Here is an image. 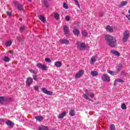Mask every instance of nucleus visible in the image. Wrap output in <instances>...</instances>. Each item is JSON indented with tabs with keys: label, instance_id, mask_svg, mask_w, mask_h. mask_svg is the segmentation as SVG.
I'll list each match as a JSON object with an SVG mask.
<instances>
[{
	"label": "nucleus",
	"instance_id": "nucleus-1",
	"mask_svg": "<svg viewBox=\"0 0 130 130\" xmlns=\"http://www.w3.org/2000/svg\"><path fill=\"white\" fill-rule=\"evenodd\" d=\"M106 42L110 47H115L116 46L117 42L115 38L112 35H107L105 36Z\"/></svg>",
	"mask_w": 130,
	"mask_h": 130
},
{
	"label": "nucleus",
	"instance_id": "nucleus-2",
	"mask_svg": "<svg viewBox=\"0 0 130 130\" xmlns=\"http://www.w3.org/2000/svg\"><path fill=\"white\" fill-rule=\"evenodd\" d=\"M128 38H129V30H126L123 34V42H126L128 40Z\"/></svg>",
	"mask_w": 130,
	"mask_h": 130
},
{
	"label": "nucleus",
	"instance_id": "nucleus-3",
	"mask_svg": "<svg viewBox=\"0 0 130 130\" xmlns=\"http://www.w3.org/2000/svg\"><path fill=\"white\" fill-rule=\"evenodd\" d=\"M77 45V48L80 50H85V49H86V45L84 43H80L78 42Z\"/></svg>",
	"mask_w": 130,
	"mask_h": 130
},
{
	"label": "nucleus",
	"instance_id": "nucleus-4",
	"mask_svg": "<svg viewBox=\"0 0 130 130\" xmlns=\"http://www.w3.org/2000/svg\"><path fill=\"white\" fill-rule=\"evenodd\" d=\"M14 4L15 7H16V8H17V9H18V10L19 11H22V10H23V9H24L23 5L19 4L18 1H15L14 2Z\"/></svg>",
	"mask_w": 130,
	"mask_h": 130
},
{
	"label": "nucleus",
	"instance_id": "nucleus-5",
	"mask_svg": "<svg viewBox=\"0 0 130 130\" xmlns=\"http://www.w3.org/2000/svg\"><path fill=\"white\" fill-rule=\"evenodd\" d=\"M63 30L64 33L67 37H69L70 36V30H69V27L67 25L63 26Z\"/></svg>",
	"mask_w": 130,
	"mask_h": 130
},
{
	"label": "nucleus",
	"instance_id": "nucleus-6",
	"mask_svg": "<svg viewBox=\"0 0 130 130\" xmlns=\"http://www.w3.org/2000/svg\"><path fill=\"white\" fill-rule=\"evenodd\" d=\"M102 80L106 82H110V77L107 74H104L102 76Z\"/></svg>",
	"mask_w": 130,
	"mask_h": 130
},
{
	"label": "nucleus",
	"instance_id": "nucleus-7",
	"mask_svg": "<svg viewBox=\"0 0 130 130\" xmlns=\"http://www.w3.org/2000/svg\"><path fill=\"white\" fill-rule=\"evenodd\" d=\"M37 67L39 68V69H42L43 71H46L47 69V66L45 64H42V63H37Z\"/></svg>",
	"mask_w": 130,
	"mask_h": 130
},
{
	"label": "nucleus",
	"instance_id": "nucleus-8",
	"mask_svg": "<svg viewBox=\"0 0 130 130\" xmlns=\"http://www.w3.org/2000/svg\"><path fill=\"white\" fill-rule=\"evenodd\" d=\"M41 91H42V92L44 93V94H47V95H52V94H53V93L52 91L47 90V89H46V88H42L41 89Z\"/></svg>",
	"mask_w": 130,
	"mask_h": 130
},
{
	"label": "nucleus",
	"instance_id": "nucleus-9",
	"mask_svg": "<svg viewBox=\"0 0 130 130\" xmlns=\"http://www.w3.org/2000/svg\"><path fill=\"white\" fill-rule=\"evenodd\" d=\"M41 91H42V92L44 93V94H47V95H52V94H53V93L52 91L47 90V89H46V88H42L41 89Z\"/></svg>",
	"mask_w": 130,
	"mask_h": 130
},
{
	"label": "nucleus",
	"instance_id": "nucleus-10",
	"mask_svg": "<svg viewBox=\"0 0 130 130\" xmlns=\"http://www.w3.org/2000/svg\"><path fill=\"white\" fill-rule=\"evenodd\" d=\"M84 70H80L78 73L75 75V79H79L84 75Z\"/></svg>",
	"mask_w": 130,
	"mask_h": 130
},
{
	"label": "nucleus",
	"instance_id": "nucleus-11",
	"mask_svg": "<svg viewBox=\"0 0 130 130\" xmlns=\"http://www.w3.org/2000/svg\"><path fill=\"white\" fill-rule=\"evenodd\" d=\"M59 43H61V44H66V45H68V44H70V41L62 39L59 41Z\"/></svg>",
	"mask_w": 130,
	"mask_h": 130
},
{
	"label": "nucleus",
	"instance_id": "nucleus-12",
	"mask_svg": "<svg viewBox=\"0 0 130 130\" xmlns=\"http://www.w3.org/2000/svg\"><path fill=\"white\" fill-rule=\"evenodd\" d=\"M32 83H33V78L31 77L27 78L26 84L27 85V86H30Z\"/></svg>",
	"mask_w": 130,
	"mask_h": 130
},
{
	"label": "nucleus",
	"instance_id": "nucleus-13",
	"mask_svg": "<svg viewBox=\"0 0 130 130\" xmlns=\"http://www.w3.org/2000/svg\"><path fill=\"white\" fill-rule=\"evenodd\" d=\"M97 57H98L97 56V55H95L94 56H93L90 59V63L91 64H93V63H94V62H95V61H96V59H97Z\"/></svg>",
	"mask_w": 130,
	"mask_h": 130
},
{
	"label": "nucleus",
	"instance_id": "nucleus-14",
	"mask_svg": "<svg viewBox=\"0 0 130 130\" xmlns=\"http://www.w3.org/2000/svg\"><path fill=\"white\" fill-rule=\"evenodd\" d=\"M90 74L91 76H92V77H96V76H98V75H99V73H98V72L94 71H91Z\"/></svg>",
	"mask_w": 130,
	"mask_h": 130
},
{
	"label": "nucleus",
	"instance_id": "nucleus-15",
	"mask_svg": "<svg viewBox=\"0 0 130 130\" xmlns=\"http://www.w3.org/2000/svg\"><path fill=\"white\" fill-rule=\"evenodd\" d=\"M106 29L108 32H113V28L110 25H107Z\"/></svg>",
	"mask_w": 130,
	"mask_h": 130
},
{
	"label": "nucleus",
	"instance_id": "nucleus-16",
	"mask_svg": "<svg viewBox=\"0 0 130 130\" xmlns=\"http://www.w3.org/2000/svg\"><path fill=\"white\" fill-rule=\"evenodd\" d=\"M121 69H122V65L121 64L118 65L116 68V71L117 73H118V72L120 71Z\"/></svg>",
	"mask_w": 130,
	"mask_h": 130
},
{
	"label": "nucleus",
	"instance_id": "nucleus-17",
	"mask_svg": "<svg viewBox=\"0 0 130 130\" xmlns=\"http://www.w3.org/2000/svg\"><path fill=\"white\" fill-rule=\"evenodd\" d=\"M66 114H67V112L66 111H63L61 114L58 115V118H63Z\"/></svg>",
	"mask_w": 130,
	"mask_h": 130
},
{
	"label": "nucleus",
	"instance_id": "nucleus-18",
	"mask_svg": "<svg viewBox=\"0 0 130 130\" xmlns=\"http://www.w3.org/2000/svg\"><path fill=\"white\" fill-rule=\"evenodd\" d=\"M111 53H112L113 54H114L115 55H117V56H120V53H119L118 52V51H115V50H112L111 51Z\"/></svg>",
	"mask_w": 130,
	"mask_h": 130
},
{
	"label": "nucleus",
	"instance_id": "nucleus-19",
	"mask_svg": "<svg viewBox=\"0 0 130 130\" xmlns=\"http://www.w3.org/2000/svg\"><path fill=\"white\" fill-rule=\"evenodd\" d=\"M73 34H74V35L77 36V35H78L79 34H80V30H79L77 28L73 29Z\"/></svg>",
	"mask_w": 130,
	"mask_h": 130
},
{
	"label": "nucleus",
	"instance_id": "nucleus-20",
	"mask_svg": "<svg viewBox=\"0 0 130 130\" xmlns=\"http://www.w3.org/2000/svg\"><path fill=\"white\" fill-rule=\"evenodd\" d=\"M6 124L9 126H11V127L14 126V123H13V122L10 121V120H9L7 121Z\"/></svg>",
	"mask_w": 130,
	"mask_h": 130
},
{
	"label": "nucleus",
	"instance_id": "nucleus-21",
	"mask_svg": "<svg viewBox=\"0 0 130 130\" xmlns=\"http://www.w3.org/2000/svg\"><path fill=\"white\" fill-rule=\"evenodd\" d=\"M62 64H61V62L59 61H56L55 62V66L56 67V68H60Z\"/></svg>",
	"mask_w": 130,
	"mask_h": 130
},
{
	"label": "nucleus",
	"instance_id": "nucleus-22",
	"mask_svg": "<svg viewBox=\"0 0 130 130\" xmlns=\"http://www.w3.org/2000/svg\"><path fill=\"white\" fill-rule=\"evenodd\" d=\"M39 129L40 130H49V128H48V127L46 126H41L39 127Z\"/></svg>",
	"mask_w": 130,
	"mask_h": 130
},
{
	"label": "nucleus",
	"instance_id": "nucleus-23",
	"mask_svg": "<svg viewBox=\"0 0 130 130\" xmlns=\"http://www.w3.org/2000/svg\"><path fill=\"white\" fill-rule=\"evenodd\" d=\"M39 19H40L42 22H43V23L45 22V21H46L44 16L42 15L39 16Z\"/></svg>",
	"mask_w": 130,
	"mask_h": 130
},
{
	"label": "nucleus",
	"instance_id": "nucleus-24",
	"mask_svg": "<svg viewBox=\"0 0 130 130\" xmlns=\"http://www.w3.org/2000/svg\"><path fill=\"white\" fill-rule=\"evenodd\" d=\"M36 119L38 120V121H42V120H43V117L42 116H38L36 117Z\"/></svg>",
	"mask_w": 130,
	"mask_h": 130
},
{
	"label": "nucleus",
	"instance_id": "nucleus-25",
	"mask_svg": "<svg viewBox=\"0 0 130 130\" xmlns=\"http://www.w3.org/2000/svg\"><path fill=\"white\" fill-rule=\"evenodd\" d=\"M114 83L115 84H116V83H123V80L120 79H116L114 81Z\"/></svg>",
	"mask_w": 130,
	"mask_h": 130
},
{
	"label": "nucleus",
	"instance_id": "nucleus-26",
	"mask_svg": "<svg viewBox=\"0 0 130 130\" xmlns=\"http://www.w3.org/2000/svg\"><path fill=\"white\" fill-rule=\"evenodd\" d=\"M127 5V1H123V2H121L120 6V7H124V6H126Z\"/></svg>",
	"mask_w": 130,
	"mask_h": 130
},
{
	"label": "nucleus",
	"instance_id": "nucleus-27",
	"mask_svg": "<svg viewBox=\"0 0 130 130\" xmlns=\"http://www.w3.org/2000/svg\"><path fill=\"white\" fill-rule=\"evenodd\" d=\"M4 61L5 62H9V61H10V58L8 56H5L4 58Z\"/></svg>",
	"mask_w": 130,
	"mask_h": 130
},
{
	"label": "nucleus",
	"instance_id": "nucleus-28",
	"mask_svg": "<svg viewBox=\"0 0 130 130\" xmlns=\"http://www.w3.org/2000/svg\"><path fill=\"white\" fill-rule=\"evenodd\" d=\"M54 18L56 20H59V14L56 13L54 14Z\"/></svg>",
	"mask_w": 130,
	"mask_h": 130
},
{
	"label": "nucleus",
	"instance_id": "nucleus-29",
	"mask_svg": "<svg viewBox=\"0 0 130 130\" xmlns=\"http://www.w3.org/2000/svg\"><path fill=\"white\" fill-rule=\"evenodd\" d=\"M6 46L9 47L12 45V41H9L6 43L5 44Z\"/></svg>",
	"mask_w": 130,
	"mask_h": 130
},
{
	"label": "nucleus",
	"instance_id": "nucleus-30",
	"mask_svg": "<svg viewBox=\"0 0 130 130\" xmlns=\"http://www.w3.org/2000/svg\"><path fill=\"white\" fill-rule=\"evenodd\" d=\"M48 1L49 2H50V1L51 0H48ZM44 3L45 7H46V8H48V2H47V0H44Z\"/></svg>",
	"mask_w": 130,
	"mask_h": 130
},
{
	"label": "nucleus",
	"instance_id": "nucleus-31",
	"mask_svg": "<svg viewBox=\"0 0 130 130\" xmlns=\"http://www.w3.org/2000/svg\"><path fill=\"white\" fill-rule=\"evenodd\" d=\"M83 97L84 99H86L87 100H88L89 101H91V99L88 97V95L86 94H83Z\"/></svg>",
	"mask_w": 130,
	"mask_h": 130
},
{
	"label": "nucleus",
	"instance_id": "nucleus-32",
	"mask_svg": "<svg viewBox=\"0 0 130 130\" xmlns=\"http://www.w3.org/2000/svg\"><path fill=\"white\" fill-rule=\"evenodd\" d=\"M82 35H83V36H87V35H88V32H87V31L86 30H82L81 32Z\"/></svg>",
	"mask_w": 130,
	"mask_h": 130
},
{
	"label": "nucleus",
	"instance_id": "nucleus-33",
	"mask_svg": "<svg viewBox=\"0 0 130 130\" xmlns=\"http://www.w3.org/2000/svg\"><path fill=\"white\" fill-rule=\"evenodd\" d=\"M5 102V98L4 96H0V103H4Z\"/></svg>",
	"mask_w": 130,
	"mask_h": 130
},
{
	"label": "nucleus",
	"instance_id": "nucleus-34",
	"mask_svg": "<svg viewBox=\"0 0 130 130\" xmlns=\"http://www.w3.org/2000/svg\"><path fill=\"white\" fill-rule=\"evenodd\" d=\"M70 114L71 115V116H74L75 115V111L74 110H71L70 111Z\"/></svg>",
	"mask_w": 130,
	"mask_h": 130
},
{
	"label": "nucleus",
	"instance_id": "nucleus-35",
	"mask_svg": "<svg viewBox=\"0 0 130 130\" xmlns=\"http://www.w3.org/2000/svg\"><path fill=\"white\" fill-rule=\"evenodd\" d=\"M63 8L64 9H66V10H68L69 9V6H68V4L66 3L63 4Z\"/></svg>",
	"mask_w": 130,
	"mask_h": 130
},
{
	"label": "nucleus",
	"instance_id": "nucleus-36",
	"mask_svg": "<svg viewBox=\"0 0 130 130\" xmlns=\"http://www.w3.org/2000/svg\"><path fill=\"white\" fill-rule=\"evenodd\" d=\"M75 5L78 7L79 9L80 8V3H79V2L77 0H75Z\"/></svg>",
	"mask_w": 130,
	"mask_h": 130
},
{
	"label": "nucleus",
	"instance_id": "nucleus-37",
	"mask_svg": "<svg viewBox=\"0 0 130 130\" xmlns=\"http://www.w3.org/2000/svg\"><path fill=\"white\" fill-rule=\"evenodd\" d=\"M108 73H109V74H110L112 76H115V73L114 72L111 71L110 70L108 71Z\"/></svg>",
	"mask_w": 130,
	"mask_h": 130
},
{
	"label": "nucleus",
	"instance_id": "nucleus-38",
	"mask_svg": "<svg viewBox=\"0 0 130 130\" xmlns=\"http://www.w3.org/2000/svg\"><path fill=\"white\" fill-rule=\"evenodd\" d=\"M121 107L122 109H123L124 110H125V109H126V106H125V104L124 103L122 104Z\"/></svg>",
	"mask_w": 130,
	"mask_h": 130
},
{
	"label": "nucleus",
	"instance_id": "nucleus-39",
	"mask_svg": "<svg viewBox=\"0 0 130 130\" xmlns=\"http://www.w3.org/2000/svg\"><path fill=\"white\" fill-rule=\"evenodd\" d=\"M33 79L36 81H37V80H38V78L37 77V75H34L33 76Z\"/></svg>",
	"mask_w": 130,
	"mask_h": 130
},
{
	"label": "nucleus",
	"instance_id": "nucleus-40",
	"mask_svg": "<svg viewBox=\"0 0 130 130\" xmlns=\"http://www.w3.org/2000/svg\"><path fill=\"white\" fill-rule=\"evenodd\" d=\"M110 130H115V126L112 124L110 126Z\"/></svg>",
	"mask_w": 130,
	"mask_h": 130
},
{
	"label": "nucleus",
	"instance_id": "nucleus-41",
	"mask_svg": "<svg viewBox=\"0 0 130 130\" xmlns=\"http://www.w3.org/2000/svg\"><path fill=\"white\" fill-rule=\"evenodd\" d=\"M45 60L46 62H51V60H50V59L49 58H46Z\"/></svg>",
	"mask_w": 130,
	"mask_h": 130
},
{
	"label": "nucleus",
	"instance_id": "nucleus-42",
	"mask_svg": "<svg viewBox=\"0 0 130 130\" xmlns=\"http://www.w3.org/2000/svg\"><path fill=\"white\" fill-rule=\"evenodd\" d=\"M65 19L66 21H69V20H70L71 17H70V16H66Z\"/></svg>",
	"mask_w": 130,
	"mask_h": 130
},
{
	"label": "nucleus",
	"instance_id": "nucleus-43",
	"mask_svg": "<svg viewBox=\"0 0 130 130\" xmlns=\"http://www.w3.org/2000/svg\"><path fill=\"white\" fill-rule=\"evenodd\" d=\"M24 30H25V26H21L20 27L21 32H23V31H24Z\"/></svg>",
	"mask_w": 130,
	"mask_h": 130
},
{
	"label": "nucleus",
	"instance_id": "nucleus-44",
	"mask_svg": "<svg viewBox=\"0 0 130 130\" xmlns=\"http://www.w3.org/2000/svg\"><path fill=\"white\" fill-rule=\"evenodd\" d=\"M38 88H39L38 86L37 85H36L34 86V89L36 91H38Z\"/></svg>",
	"mask_w": 130,
	"mask_h": 130
},
{
	"label": "nucleus",
	"instance_id": "nucleus-45",
	"mask_svg": "<svg viewBox=\"0 0 130 130\" xmlns=\"http://www.w3.org/2000/svg\"><path fill=\"white\" fill-rule=\"evenodd\" d=\"M29 72H30L31 74H35V71L33 70H29Z\"/></svg>",
	"mask_w": 130,
	"mask_h": 130
},
{
	"label": "nucleus",
	"instance_id": "nucleus-46",
	"mask_svg": "<svg viewBox=\"0 0 130 130\" xmlns=\"http://www.w3.org/2000/svg\"><path fill=\"white\" fill-rule=\"evenodd\" d=\"M7 16H11L12 15V13L10 12H7Z\"/></svg>",
	"mask_w": 130,
	"mask_h": 130
},
{
	"label": "nucleus",
	"instance_id": "nucleus-47",
	"mask_svg": "<svg viewBox=\"0 0 130 130\" xmlns=\"http://www.w3.org/2000/svg\"><path fill=\"white\" fill-rule=\"evenodd\" d=\"M89 96H90V97H91V98H93V97H94V94L93 93H90V94H89Z\"/></svg>",
	"mask_w": 130,
	"mask_h": 130
},
{
	"label": "nucleus",
	"instance_id": "nucleus-48",
	"mask_svg": "<svg viewBox=\"0 0 130 130\" xmlns=\"http://www.w3.org/2000/svg\"><path fill=\"white\" fill-rule=\"evenodd\" d=\"M126 18H127V19H128V20H130V18H129V17H128V16H126Z\"/></svg>",
	"mask_w": 130,
	"mask_h": 130
},
{
	"label": "nucleus",
	"instance_id": "nucleus-49",
	"mask_svg": "<svg viewBox=\"0 0 130 130\" xmlns=\"http://www.w3.org/2000/svg\"><path fill=\"white\" fill-rule=\"evenodd\" d=\"M7 53H10L11 54H12V52H11V51H9L7 52Z\"/></svg>",
	"mask_w": 130,
	"mask_h": 130
},
{
	"label": "nucleus",
	"instance_id": "nucleus-50",
	"mask_svg": "<svg viewBox=\"0 0 130 130\" xmlns=\"http://www.w3.org/2000/svg\"><path fill=\"white\" fill-rule=\"evenodd\" d=\"M128 13L129 14V16H130V10H128Z\"/></svg>",
	"mask_w": 130,
	"mask_h": 130
},
{
	"label": "nucleus",
	"instance_id": "nucleus-51",
	"mask_svg": "<svg viewBox=\"0 0 130 130\" xmlns=\"http://www.w3.org/2000/svg\"><path fill=\"white\" fill-rule=\"evenodd\" d=\"M28 2H31V0H27Z\"/></svg>",
	"mask_w": 130,
	"mask_h": 130
},
{
	"label": "nucleus",
	"instance_id": "nucleus-52",
	"mask_svg": "<svg viewBox=\"0 0 130 130\" xmlns=\"http://www.w3.org/2000/svg\"><path fill=\"white\" fill-rule=\"evenodd\" d=\"M74 1H75V0H74Z\"/></svg>",
	"mask_w": 130,
	"mask_h": 130
}]
</instances>
